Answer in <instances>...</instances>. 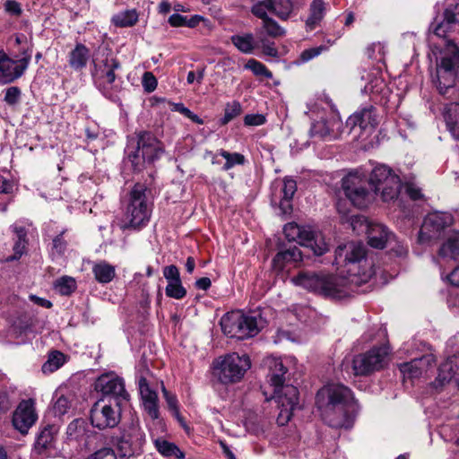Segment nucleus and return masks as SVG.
Returning a JSON list of instances; mask_svg holds the SVG:
<instances>
[{"label":"nucleus","mask_w":459,"mask_h":459,"mask_svg":"<svg viewBox=\"0 0 459 459\" xmlns=\"http://www.w3.org/2000/svg\"><path fill=\"white\" fill-rule=\"evenodd\" d=\"M459 48L448 41L437 64L432 79L437 91L451 102L446 106L444 118L448 130L454 134L459 131Z\"/></svg>","instance_id":"1"},{"label":"nucleus","mask_w":459,"mask_h":459,"mask_svg":"<svg viewBox=\"0 0 459 459\" xmlns=\"http://www.w3.org/2000/svg\"><path fill=\"white\" fill-rule=\"evenodd\" d=\"M316 403L324 420L332 428H351L355 402L351 391L342 384H329L316 394Z\"/></svg>","instance_id":"2"},{"label":"nucleus","mask_w":459,"mask_h":459,"mask_svg":"<svg viewBox=\"0 0 459 459\" xmlns=\"http://www.w3.org/2000/svg\"><path fill=\"white\" fill-rule=\"evenodd\" d=\"M334 264L345 267L346 283L360 285L374 274L372 263L366 258V247L361 242H348L335 249Z\"/></svg>","instance_id":"3"},{"label":"nucleus","mask_w":459,"mask_h":459,"mask_svg":"<svg viewBox=\"0 0 459 459\" xmlns=\"http://www.w3.org/2000/svg\"><path fill=\"white\" fill-rule=\"evenodd\" d=\"M291 281L309 291L332 299H342L347 295L346 281L333 275L301 272Z\"/></svg>","instance_id":"4"},{"label":"nucleus","mask_w":459,"mask_h":459,"mask_svg":"<svg viewBox=\"0 0 459 459\" xmlns=\"http://www.w3.org/2000/svg\"><path fill=\"white\" fill-rule=\"evenodd\" d=\"M146 191L143 184H135L130 191L125 213V229L139 230L148 223L152 209L146 198Z\"/></svg>","instance_id":"5"},{"label":"nucleus","mask_w":459,"mask_h":459,"mask_svg":"<svg viewBox=\"0 0 459 459\" xmlns=\"http://www.w3.org/2000/svg\"><path fill=\"white\" fill-rule=\"evenodd\" d=\"M134 150L128 154V160L134 170H141L145 164H151L160 159L163 153L162 143L150 132L143 131L137 134Z\"/></svg>","instance_id":"6"},{"label":"nucleus","mask_w":459,"mask_h":459,"mask_svg":"<svg viewBox=\"0 0 459 459\" xmlns=\"http://www.w3.org/2000/svg\"><path fill=\"white\" fill-rule=\"evenodd\" d=\"M250 367L248 356H239L234 352L218 358L213 362V375L221 384H233L240 381Z\"/></svg>","instance_id":"7"},{"label":"nucleus","mask_w":459,"mask_h":459,"mask_svg":"<svg viewBox=\"0 0 459 459\" xmlns=\"http://www.w3.org/2000/svg\"><path fill=\"white\" fill-rule=\"evenodd\" d=\"M221 326L227 336L240 340L253 337L260 331L257 316L241 311L225 314L221 319Z\"/></svg>","instance_id":"8"},{"label":"nucleus","mask_w":459,"mask_h":459,"mask_svg":"<svg viewBox=\"0 0 459 459\" xmlns=\"http://www.w3.org/2000/svg\"><path fill=\"white\" fill-rule=\"evenodd\" d=\"M370 182L364 174L352 171L342 179V188L345 196L358 208H366L374 200Z\"/></svg>","instance_id":"9"},{"label":"nucleus","mask_w":459,"mask_h":459,"mask_svg":"<svg viewBox=\"0 0 459 459\" xmlns=\"http://www.w3.org/2000/svg\"><path fill=\"white\" fill-rule=\"evenodd\" d=\"M283 233L289 241H295L309 247L316 255H321L328 250V244L321 232L310 226H300L295 222H290L284 226Z\"/></svg>","instance_id":"10"},{"label":"nucleus","mask_w":459,"mask_h":459,"mask_svg":"<svg viewBox=\"0 0 459 459\" xmlns=\"http://www.w3.org/2000/svg\"><path fill=\"white\" fill-rule=\"evenodd\" d=\"M369 182L374 195L380 193L385 202L394 200L399 195L401 188L400 178L385 165L377 166L372 170Z\"/></svg>","instance_id":"11"},{"label":"nucleus","mask_w":459,"mask_h":459,"mask_svg":"<svg viewBox=\"0 0 459 459\" xmlns=\"http://www.w3.org/2000/svg\"><path fill=\"white\" fill-rule=\"evenodd\" d=\"M145 442V435L139 426L137 419H132L124 425L121 436L117 439V450L121 457H131L141 453Z\"/></svg>","instance_id":"12"},{"label":"nucleus","mask_w":459,"mask_h":459,"mask_svg":"<svg viewBox=\"0 0 459 459\" xmlns=\"http://www.w3.org/2000/svg\"><path fill=\"white\" fill-rule=\"evenodd\" d=\"M120 403H106L104 399L97 401L91 409L90 419L93 427L99 429H112L121 420Z\"/></svg>","instance_id":"13"},{"label":"nucleus","mask_w":459,"mask_h":459,"mask_svg":"<svg viewBox=\"0 0 459 459\" xmlns=\"http://www.w3.org/2000/svg\"><path fill=\"white\" fill-rule=\"evenodd\" d=\"M95 390L104 398H109L115 403L128 402L129 394L126 390L124 379L115 372L100 375L95 382Z\"/></svg>","instance_id":"14"},{"label":"nucleus","mask_w":459,"mask_h":459,"mask_svg":"<svg viewBox=\"0 0 459 459\" xmlns=\"http://www.w3.org/2000/svg\"><path fill=\"white\" fill-rule=\"evenodd\" d=\"M388 351L385 346L375 347L354 357L352 369L356 376H366L382 369L386 364Z\"/></svg>","instance_id":"15"},{"label":"nucleus","mask_w":459,"mask_h":459,"mask_svg":"<svg viewBox=\"0 0 459 459\" xmlns=\"http://www.w3.org/2000/svg\"><path fill=\"white\" fill-rule=\"evenodd\" d=\"M96 71L93 72L95 83L102 92V94L113 100L116 98L117 87L114 85L116 80L115 70L120 67V64L114 58H106L104 62L105 70H101V66L95 65Z\"/></svg>","instance_id":"16"},{"label":"nucleus","mask_w":459,"mask_h":459,"mask_svg":"<svg viewBox=\"0 0 459 459\" xmlns=\"http://www.w3.org/2000/svg\"><path fill=\"white\" fill-rule=\"evenodd\" d=\"M292 11L291 0H252L251 13L256 18H264L270 13L285 21Z\"/></svg>","instance_id":"17"},{"label":"nucleus","mask_w":459,"mask_h":459,"mask_svg":"<svg viewBox=\"0 0 459 459\" xmlns=\"http://www.w3.org/2000/svg\"><path fill=\"white\" fill-rule=\"evenodd\" d=\"M452 216L446 212H432L428 214L419 231V242L426 243L437 238L440 233L452 224Z\"/></svg>","instance_id":"18"},{"label":"nucleus","mask_w":459,"mask_h":459,"mask_svg":"<svg viewBox=\"0 0 459 459\" xmlns=\"http://www.w3.org/2000/svg\"><path fill=\"white\" fill-rule=\"evenodd\" d=\"M30 57L31 54L25 52L24 56L15 61L0 50V84L13 82L21 77L27 69Z\"/></svg>","instance_id":"19"},{"label":"nucleus","mask_w":459,"mask_h":459,"mask_svg":"<svg viewBox=\"0 0 459 459\" xmlns=\"http://www.w3.org/2000/svg\"><path fill=\"white\" fill-rule=\"evenodd\" d=\"M273 398L280 407L277 423L280 426H284L289 422L293 411L299 405V390L292 385H287L285 388L279 390Z\"/></svg>","instance_id":"20"},{"label":"nucleus","mask_w":459,"mask_h":459,"mask_svg":"<svg viewBox=\"0 0 459 459\" xmlns=\"http://www.w3.org/2000/svg\"><path fill=\"white\" fill-rule=\"evenodd\" d=\"M37 420L34 402L31 399L22 400L13 412L12 424L22 435H26Z\"/></svg>","instance_id":"21"},{"label":"nucleus","mask_w":459,"mask_h":459,"mask_svg":"<svg viewBox=\"0 0 459 459\" xmlns=\"http://www.w3.org/2000/svg\"><path fill=\"white\" fill-rule=\"evenodd\" d=\"M342 127V121L335 111H332L330 115L320 120L314 122L309 130L311 137H317L319 139H325L333 134L340 131Z\"/></svg>","instance_id":"22"},{"label":"nucleus","mask_w":459,"mask_h":459,"mask_svg":"<svg viewBox=\"0 0 459 459\" xmlns=\"http://www.w3.org/2000/svg\"><path fill=\"white\" fill-rule=\"evenodd\" d=\"M459 260V232H453L442 242L437 255L438 264H449Z\"/></svg>","instance_id":"23"},{"label":"nucleus","mask_w":459,"mask_h":459,"mask_svg":"<svg viewBox=\"0 0 459 459\" xmlns=\"http://www.w3.org/2000/svg\"><path fill=\"white\" fill-rule=\"evenodd\" d=\"M264 363L268 368L267 377L269 382L274 387L273 395H276L279 390H282L287 385H283L287 368L284 367L281 359L278 358H267Z\"/></svg>","instance_id":"24"},{"label":"nucleus","mask_w":459,"mask_h":459,"mask_svg":"<svg viewBox=\"0 0 459 459\" xmlns=\"http://www.w3.org/2000/svg\"><path fill=\"white\" fill-rule=\"evenodd\" d=\"M139 391L143 402L144 410L149 416L155 420L159 417L158 395L152 391L144 377H140L138 381Z\"/></svg>","instance_id":"25"},{"label":"nucleus","mask_w":459,"mask_h":459,"mask_svg":"<svg viewBox=\"0 0 459 459\" xmlns=\"http://www.w3.org/2000/svg\"><path fill=\"white\" fill-rule=\"evenodd\" d=\"M347 124L362 130L373 129L377 125L376 108L371 105L361 108L348 118Z\"/></svg>","instance_id":"26"},{"label":"nucleus","mask_w":459,"mask_h":459,"mask_svg":"<svg viewBox=\"0 0 459 459\" xmlns=\"http://www.w3.org/2000/svg\"><path fill=\"white\" fill-rule=\"evenodd\" d=\"M368 244L375 248H384L394 238L385 226L378 223L367 224Z\"/></svg>","instance_id":"27"},{"label":"nucleus","mask_w":459,"mask_h":459,"mask_svg":"<svg viewBox=\"0 0 459 459\" xmlns=\"http://www.w3.org/2000/svg\"><path fill=\"white\" fill-rule=\"evenodd\" d=\"M433 362V358L430 355L422 356L419 359H414L410 362H405L400 365V370L404 377L409 378L419 377L423 371Z\"/></svg>","instance_id":"28"},{"label":"nucleus","mask_w":459,"mask_h":459,"mask_svg":"<svg viewBox=\"0 0 459 459\" xmlns=\"http://www.w3.org/2000/svg\"><path fill=\"white\" fill-rule=\"evenodd\" d=\"M302 258L301 252L299 247H292L288 249L279 251L273 259V267L274 270L281 272L287 264L299 262Z\"/></svg>","instance_id":"29"},{"label":"nucleus","mask_w":459,"mask_h":459,"mask_svg":"<svg viewBox=\"0 0 459 459\" xmlns=\"http://www.w3.org/2000/svg\"><path fill=\"white\" fill-rule=\"evenodd\" d=\"M89 57V48L83 44L78 43L70 52L69 65L74 70H81L86 66Z\"/></svg>","instance_id":"30"},{"label":"nucleus","mask_w":459,"mask_h":459,"mask_svg":"<svg viewBox=\"0 0 459 459\" xmlns=\"http://www.w3.org/2000/svg\"><path fill=\"white\" fill-rule=\"evenodd\" d=\"M310 13L306 21V27L313 30L323 20L325 11V4L323 0H313L309 8Z\"/></svg>","instance_id":"31"},{"label":"nucleus","mask_w":459,"mask_h":459,"mask_svg":"<svg viewBox=\"0 0 459 459\" xmlns=\"http://www.w3.org/2000/svg\"><path fill=\"white\" fill-rule=\"evenodd\" d=\"M92 273L96 281L100 283L110 282L116 275L115 267L106 261L95 264L92 267Z\"/></svg>","instance_id":"32"},{"label":"nucleus","mask_w":459,"mask_h":459,"mask_svg":"<svg viewBox=\"0 0 459 459\" xmlns=\"http://www.w3.org/2000/svg\"><path fill=\"white\" fill-rule=\"evenodd\" d=\"M232 44L242 53L251 54L256 48V42L252 33L237 34L231 36Z\"/></svg>","instance_id":"33"},{"label":"nucleus","mask_w":459,"mask_h":459,"mask_svg":"<svg viewBox=\"0 0 459 459\" xmlns=\"http://www.w3.org/2000/svg\"><path fill=\"white\" fill-rule=\"evenodd\" d=\"M283 197L280 202V208L283 213H289L291 211L290 200L292 199L295 192L297 191V183L291 178H286L283 181L282 186Z\"/></svg>","instance_id":"34"},{"label":"nucleus","mask_w":459,"mask_h":459,"mask_svg":"<svg viewBox=\"0 0 459 459\" xmlns=\"http://www.w3.org/2000/svg\"><path fill=\"white\" fill-rule=\"evenodd\" d=\"M139 14L135 9L126 10L113 15L112 23L116 27L126 28L132 27L138 22Z\"/></svg>","instance_id":"35"},{"label":"nucleus","mask_w":459,"mask_h":459,"mask_svg":"<svg viewBox=\"0 0 459 459\" xmlns=\"http://www.w3.org/2000/svg\"><path fill=\"white\" fill-rule=\"evenodd\" d=\"M154 445L159 453L163 456H174L178 459H182L185 456L184 453L178 448L177 445L165 439L157 438L154 441Z\"/></svg>","instance_id":"36"},{"label":"nucleus","mask_w":459,"mask_h":459,"mask_svg":"<svg viewBox=\"0 0 459 459\" xmlns=\"http://www.w3.org/2000/svg\"><path fill=\"white\" fill-rule=\"evenodd\" d=\"M455 374L453 360L449 359L439 366L437 377L434 381L435 387H441L449 383Z\"/></svg>","instance_id":"37"},{"label":"nucleus","mask_w":459,"mask_h":459,"mask_svg":"<svg viewBox=\"0 0 459 459\" xmlns=\"http://www.w3.org/2000/svg\"><path fill=\"white\" fill-rule=\"evenodd\" d=\"M13 231L16 234L17 239L13 246L14 255L6 258V261H13L19 259L24 253L26 247V235L27 232L24 228L17 225L13 226Z\"/></svg>","instance_id":"38"},{"label":"nucleus","mask_w":459,"mask_h":459,"mask_svg":"<svg viewBox=\"0 0 459 459\" xmlns=\"http://www.w3.org/2000/svg\"><path fill=\"white\" fill-rule=\"evenodd\" d=\"M362 79H365L364 75L362 76ZM366 80L368 81L364 86V91L366 93H379L385 86L378 71H373L367 74Z\"/></svg>","instance_id":"39"},{"label":"nucleus","mask_w":459,"mask_h":459,"mask_svg":"<svg viewBox=\"0 0 459 459\" xmlns=\"http://www.w3.org/2000/svg\"><path fill=\"white\" fill-rule=\"evenodd\" d=\"M85 435V423L81 419H75L69 423L66 429L68 441H80Z\"/></svg>","instance_id":"40"},{"label":"nucleus","mask_w":459,"mask_h":459,"mask_svg":"<svg viewBox=\"0 0 459 459\" xmlns=\"http://www.w3.org/2000/svg\"><path fill=\"white\" fill-rule=\"evenodd\" d=\"M65 361V355L57 351L51 352L48 360L42 366V371L45 374L53 373L60 368Z\"/></svg>","instance_id":"41"},{"label":"nucleus","mask_w":459,"mask_h":459,"mask_svg":"<svg viewBox=\"0 0 459 459\" xmlns=\"http://www.w3.org/2000/svg\"><path fill=\"white\" fill-rule=\"evenodd\" d=\"M55 438V432L53 427L48 426L44 428L39 434L36 440V448L40 452L49 448Z\"/></svg>","instance_id":"42"},{"label":"nucleus","mask_w":459,"mask_h":459,"mask_svg":"<svg viewBox=\"0 0 459 459\" xmlns=\"http://www.w3.org/2000/svg\"><path fill=\"white\" fill-rule=\"evenodd\" d=\"M259 19L262 20V28L268 36L272 38H278L285 35V30L281 27L275 20L269 17V15Z\"/></svg>","instance_id":"43"},{"label":"nucleus","mask_w":459,"mask_h":459,"mask_svg":"<svg viewBox=\"0 0 459 459\" xmlns=\"http://www.w3.org/2000/svg\"><path fill=\"white\" fill-rule=\"evenodd\" d=\"M218 154L226 160L222 168L223 170H229L236 165H243L246 162L245 156L238 152H229L221 149L219 151Z\"/></svg>","instance_id":"44"},{"label":"nucleus","mask_w":459,"mask_h":459,"mask_svg":"<svg viewBox=\"0 0 459 459\" xmlns=\"http://www.w3.org/2000/svg\"><path fill=\"white\" fill-rule=\"evenodd\" d=\"M242 113L241 104L238 100L229 102L225 106L224 116L221 119V125L225 126Z\"/></svg>","instance_id":"45"},{"label":"nucleus","mask_w":459,"mask_h":459,"mask_svg":"<svg viewBox=\"0 0 459 459\" xmlns=\"http://www.w3.org/2000/svg\"><path fill=\"white\" fill-rule=\"evenodd\" d=\"M165 292L168 297L176 299H181L186 295V290L182 285L181 279L168 282Z\"/></svg>","instance_id":"46"},{"label":"nucleus","mask_w":459,"mask_h":459,"mask_svg":"<svg viewBox=\"0 0 459 459\" xmlns=\"http://www.w3.org/2000/svg\"><path fill=\"white\" fill-rule=\"evenodd\" d=\"M55 288L62 295H69L75 290L76 282L72 277L63 276L56 281Z\"/></svg>","instance_id":"47"},{"label":"nucleus","mask_w":459,"mask_h":459,"mask_svg":"<svg viewBox=\"0 0 459 459\" xmlns=\"http://www.w3.org/2000/svg\"><path fill=\"white\" fill-rule=\"evenodd\" d=\"M245 68L247 70L252 71V73L255 75L257 76H264L267 79L273 78V74L271 71L267 69V67L262 64L261 62L255 60V59H249L246 65Z\"/></svg>","instance_id":"48"},{"label":"nucleus","mask_w":459,"mask_h":459,"mask_svg":"<svg viewBox=\"0 0 459 459\" xmlns=\"http://www.w3.org/2000/svg\"><path fill=\"white\" fill-rule=\"evenodd\" d=\"M171 107L172 111H176L184 115L185 117H186L187 118H189L190 120L198 125L204 124L203 119L200 118L197 115L194 114L189 108L185 107L183 103H172Z\"/></svg>","instance_id":"49"},{"label":"nucleus","mask_w":459,"mask_h":459,"mask_svg":"<svg viewBox=\"0 0 459 459\" xmlns=\"http://www.w3.org/2000/svg\"><path fill=\"white\" fill-rule=\"evenodd\" d=\"M444 20L449 25L459 23V4L450 5L445 10Z\"/></svg>","instance_id":"50"},{"label":"nucleus","mask_w":459,"mask_h":459,"mask_svg":"<svg viewBox=\"0 0 459 459\" xmlns=\"http://www.w3.org/2000/svg\"><path fill=\"white\" fill-rule=\"evenodd\" d=\"M65 233V230H63L60 234H58L53 239L52 249L58 255H64L67 248V241L64 238Z\"/></svg>","instance_id":"51"},{"label":"nucleus","mask_w":459,"mask_h":459,"mask_svg":"<svg viewBox=\"0 0 459 459\" xmlns=\"http://www.w3.org/2000/svg\"><path fill=\"white\" fill-rule=\"evenodd\" d=\"M86 459H117V456L112 448L103 447L91 454Z\"/></svg>","instance_id":"52"},{"label":"nucleus","mask_w":459,"mask_h":459,"mask_svg":"<svg viewBox=\"0 0 459 459\" xmlns=\"http://www.w3.org/2000/svg\"><path fill=\"white\" fill-rule=\"evenodd\" d=\"M143 87L145 91L152 92L157 88V79L151 72H145L143 75Z\"/></svg>","instance_id":"53"},{"label":"nucleus","mask_w":459,"mask_h":459,"mask_svg":"<svg viewBox=\"0 0 459 459\" xmlns=\"http://www.w3.org/2000/svg\"><path fill=\"white\" fill-rule=\"evenodd\" d=\"M21 90L18 87H9L5 91L4 101L9 105H14L19 101Z\"/></svg>","instance_id":"54"},{"label":"nucleus","mask_w":459,"mask_h":459,"mask_svg":"<svg viewBox=\"0 0 459 459\" xmlns=\"http://www.w3.org/2000/svg\"><path fill=\"white\" fill-rule=\"evenodd\" d=\"M70 408V402L69 400L64 396L61 395L56 399L54 404V411L56 414L58 415H64L67 412L68 409Z\"/></svg>","instance_id":"55"},{"label":"nucleus","mask_w":459,"mask_h":459,"mask_svg":"<svg viewBox=\"0 0 459 459\" xmlns=\"http://www.w3.org/2000/svg\"><path fill=\"white\" fill-rule=\"evenodd\" d=\"M266 119L261 114H248L244 117V124L247 126H258L265 123Z\"/></svg>","instance_id":"56"},{"label":"nucleus","mask_w":459,"mask_h":459,"mask_svg":"<svg viewBox=\"0 0 459 459\" xmlns=\"http://www.w3.org/2000/svg\"><path fill=\"white\" fill-rule=\"evenodd\" d=\"M325 49H326V48L324 46H319V47L305 49L304 51H302V53L300 55V59L303 62H308L309 60L319 56Z\"/></svg>","instance_id":"57"},{"label":"nucleus","mask_w":459,"mask_h":459,"mask_svg":"<svg viewBox=\"0 0 459 459\" xmlns=\"http://www.w3.org/2000/svg\"><path fill=\"white\" fill-rule=\"evenodd\" d=\"M162 393L165 397V400L167 402V404L169 408V410L172 411V413H176L178 411V399L176 395L170 394L164 386H162Z\"/></svg>","instance_id":"58"},{"label":"nucleus","mask_w":459,"mask_h":459,"mask_svg":"<svg viewBox=\"0 0 459 459\" xmlns=\"http://www.w3.org/2000/svg\"><path fill=\"white\" fill-rule=\"evenodd\" d=\"M163 275L168 282L180 279L179 271L176 265H169L164 267Z\"/></svg>","instance_id":"59"},{"label":"nucleus","mask_w":459,"mask_h":459,"mask_svg":"<svg viewBox=\"0 0 459 459\" xmlns=\"http://www.w3.org/2000/svg\"><path fill=\"white\" fill-rule=\"evenodd\" d=\"M4 10L8 13L15 16L21 15L22 12L21 4L15 0H7L4 3Z\"/></svg>","instance_id":"60"},{"label":"nucleus","mask_w":459,"mask_h":459,"mask_svg":"<svg viewBox=\"0 0 459 459\" xmlns=\"http://www.w3.org/2000/svg\"><path fill=\"white\" fill-rule=\"evenodd\" d=\"M14 189L13 181L0 176V193L2 194H11Z\"/></svg>","instance_id":"61"},{"label":"nucleus","mask_w":459,"mask_h":459,"mask_svg":"<svg viewBox=\"0 0 459 459\" xmlns=\"http://www.w3.org/2000/svg\"><path fill=\"white\" fill-rule=\"evenodd\" d=\"M262 43V48L263 53L266 56H272V57H277L278 56V50L274 47L273 43H270L266 40L261 39Z\"/></svg>","instance_id":"62"},{"label":"nucleus","mask_w":459,"mask_h":459,"mask_svg":"<svg viewBox=\"0 0 459 459\" xmlns=\"http://www.w3.org/2000/svg\"><path fill=\"white\" fill-rule=\"evenodd\" d=\"M169 22L173 27L186 26V17L178 13L169 16Z\"/></svg>","instance_id":"63"},{"label":"nucleus","mask_w":459,"mask_h":459,"mask_svg":"<svg viewBox=\"0 0 459 459\" xmlns=\"http://www.w3.org/2000/svg\"><path fill=\"white\" fill-rule=\"evenodd\" d=\"M450 28V25L446 23V22L444 20L442 22L437 24L433 29V33L440 38H445L448 30Z\"/></svg>","instance_id":"64"}]
</instances>
